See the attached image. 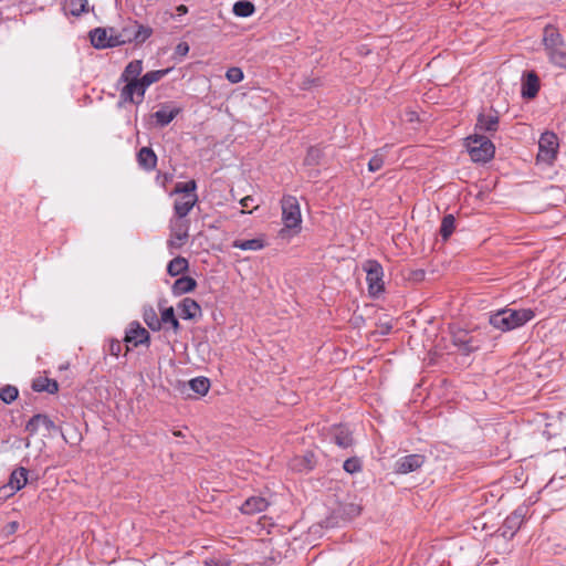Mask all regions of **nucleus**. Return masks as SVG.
I'll return each mask as SVG.
<instances>
[{
  "mask_svg": "<svg viewBox=\"0 0 566 566\" xmlns=\"http://www.w3.org/2000/svg\"><path fill=\"white\" fill-rule=\"evenodd\" d=\"M206 566H218V563L214 562L213 559L211 560H206Z\"/></svg>",
  "mask_w": 566,
  "mask_h": 566,
  "instance_id": "nucleus-48",
  "label": "nucleus"
},
{
  "mask_svg": "<svg viewBox=\"0 0 566 566\" xmlns=\"http://www.w3.org/2000/svg\"><path fill=\"white\" fill-rule=\"evenodd\" d=\"M334 441L340 448H348L353 443L352 434L348 428L338 426L333 431Z\"/></svg>",
  "mask_w": 566,
  "mask_h": 566,
  "instance_id": "nucleus-21",
  "label": "nucleus"
},
{
  "mask_svg": "<svg viewBox=\"0 0 566 566\" xmlns=\"http://www.w3.org/2000/svg\"><path fill=\"white\" fill-rule=\"evenodd\" d=\"M467 148L470 157L475 163H486L494 156V145L481 135H473L467 138Z\"/></svg>",
  "mask_w": 566,
  "mask_h": 566,
  "instance_id": "nucleus-5",
  "label": "nucleus"
},
{
  "mask_svg": "<svg viewBox=\"0 0 566 566\" xmlns=\"http://www.w3.org/2000/svg\"><path fill=\"white\" fill-rule=\"evenodd\" d=\"M86 6H87V0H66L65 1V9L72 15H76V17L85 11Z\"/></svg>",
  "mask_w": 566,
  "mask_h": 566,
  "instance_id": "nucleus-34",
  "label": "nucleus"
},
{
  "mask_svg": "<svg viewBox=\"0 0 566 566\" xmlns=\"http://www.w3.org/2000/svg\"><path fill=\"white\" fill-rule=\"evenodd\" d=\"M520 516L517 515H511L506 518L505 521V525L513 528V527H517L520 525Z\"/></svg>",
  "mask_w": 566,
  "mask_h": 566,
  "instance_id": "nucleus-42",
  "label": "nucleus"
},
{
  "mask_svg": "<svg viewBox=\"0 0 566 566\" xmlns=\"http://www.w3.org/2000/svg\"><path fill=\"white\" fill-rule=\"evenodd\" d=\"M55 429L54 422L45 415H35L27 423L25 430L30 434L42 432L48 436Z\"/></svg>",
  "mask_w": 566,
  "mask_h": 566,
  "instance_id": "nucleus-12",
  "label": "nucleus"
},
{
  "mask_svg": "<svg viewBox=\"0 0 566 566\" xmlns=\"http://www.w3.org/2000/svg\"><path fill=\"white\" fill-rule=\"evenodd\" d=\"M160 321H161V324L163 323L164 324H169L175 333L179 332L180 324H179L178 319L175 316L174 307L170 306V307L164 308L161 311V314H160Z\"/></svg>",
  "mask_w": 566,
  "mask_h": 566,
  "instance_id": "nucleus-29",
  "label": "nucleus"
},
{
  "mask_svg": "<svg viewBox=\"0 0 566 566\" xmlns=\"http://www.w3.org/2000/svg\"><path fill=\"white\" fill-rule=\"evenodd\" d=\"M170 71H171V69L150 71V72H147L145 75H143L140 77V81L144 84V86L147 88L151 84L157 83L158 81H160Z\"/></svg>",
  "mask_w": 566,
  "mask_h": 566,
  "instance_id": "nucleus-28",
  "label": "nucleus"
},
{
  "mask_svg": "<svg viewBox=\"0 0 566 566\" xmlns=\"http://www.w3.org/2000/svg\"><path fill=\"white\" fill-rule=\"evenodd\" d=\"M254 202V198L251 197V196H247L244 198H242L240 200V205L243 207V208H250Z\"/></svg>",
  "mask_w": 566,
  "mask_h": 566,
  "instance_id": "nucleus-44",
  "label": "nucleus"
},
{
  "mask_svg": "<svg viewBox=\"0 0 566 566\" xmlns=\"http://www.w3.org/2000/svg\"><path fill=\"white\" fill-rule=\"evenodd\" d=\"M144 321L153 331H159L161 328V321L153 308L145 311Z\"/></svg>",
  "mask_w": 566,
  "mask_h": 566,
  "instance_id": "nucleus-35",
  "label": "nucleus"
},
{
  "mask_svg": "<svg viewBox=\"0 0 566 566\" xmlns=\"http://www.w3.org/2000/svg\"><path fill=\"white\" fill-rule=\"evenodd\" d=\"M33 389L35 391H46L49 394H54L59 390V385L55 380L46 378V377H40L33 381Z\"/></svg>",
  "mask_w": 566,
  "mask_h": 566,
  "instance_id": "nucleus-27",
  "label": "nucleus"
},
{
  "mask_svg": "<svg viewBox=\"0 0 566 566\" xmlns=\"http://www.w3.org/2000/svg\"><path fill=\"white\" fill-rule=\"evenodd\" d=\"M149 339V333L140 326L138 323H132L126 333L125 340L132 343L134 346L147 343Z\"/></svg>",
  "mask_w": 566,
  "mask_h": 566,
  "instance_id": "nucleus-16",
  "label": "nucleus"
},
{
  "mask_svg": "<svg viewBox=\"0 0 566 566\" xmlns=\"http://www.w3.org/2000/svg\"><path fill=\"white\" fill-rule=\"evenodd\" d=\"M363 270L366 272V281L369 294L371 296L379 295L384 291L382 266L375 260H367L363 264Z\"/></svg>",
  "mask_w": 566,
  "mask_h": 566,
  "instance_id": "nucleus-6",
  "label": "nucleus"
},
{
  "mask_svg": "<svg viewBox=\"0 0 566 566\" xmlns=\"http://www.w3.org/2000/svg\"><path fill=\"white\" fill-rule=\"evenodd\" d=\"M232 12L239 18H249L255 12V6L249 0H239L234 2Z\"/></svg>",
  "mask_w": 566,
  "mask_h": 566,
  "instance_id": "nucleus-23",
  "label": "nucleus"
},
{
  "mask_svg": "<svg viewBox=\"0 0 566 566\" xmlns=\"http://www.w3.org/2000/svg\"><path fill=\"white\" fill-rule=\"evenodd\" d=\"M120 347H122V345H120L119 342H117V340L116 342H112L111 345H109L111 354L114 355V356H118L119 353H120Z\"/></svg>",
  "mask_w": 566,
  "mask_h": 566,
  "instance_id": "nucleus-43",
  "label": "nucleus"
},
{
  "mask_svg": "<svg viewBox=\"0 0 566 566\" xmlns=\"http://www.w3.org/2000/svg\"><path fill=\"white\" fill-rule=\"evenodd\" d=\"M189 221L176 218L170 221V238L167 242L170 249H180L188 239Z\"/></svg>",
  "mask_w": 566,
  "mask_h": 566,
  "instance_id": "nucleus-8",
  "label": "nucleus"
},
{
  "mask_svg": "<svg viewBox=\"0 0 566 566\" xmlns=\"http://www.w3.org/2000/svg\"><path fill=\"white\" fill-rule=\"evenodd\" d=\"M558 137L553 132H545L538 140L537 161L551 165L555 160L558 151Z\"/></svg>",
  "mask_w": 566,
  "mask_h": 566,
  "instance_id": "nucleus-7",
  "label": "nucleus"
},
{
  "mask_svg": "<svg viewBox=\"0 0 566 566\" xmlns=\"http://www.w3.org/2000/svg\"><path fill=\"white\" fill-rule=\"evenodd\" d=\"M269 503L264 497L252 496L245 500L240 510L243 514H256L263 512Z\"/></svg>",
  "mask_w": 566,
  "mask_h": 566,
  "instance_id": "nucleus-18",
  "label": "nucleus"
},
{
  "mask_svg": "<svg viewBox=\"0 0 566 566\" xmlns=\"http://www.w3.org/2000/svg\"><path fill=\"white\" fill-rule=\"evenodd\" d=\"M423 464V457L420 454H410L400 458L395 465L397 473L407 474L416 471Z\"/></svg>",
  "mask_w": 566,
  "mask_h": 566,
  "instance_id": "nucleus-13",
  "label": "nucleus"
},
{
  "mask_svg": "<svg viewBox=\"0 0 566 566\" xmlns=\"http://www.w3.org/2000/svg\"><path fill=\"white\" fill-rule=\"evenodd\" d=\"M28 482V471L24 468L15 469L11 475L9 483L0 489V496L8 497L21 490Z\"/></svg>",
  "mask_w": 566,
  "mask_h": 566,
  "instance_id": "nucleus-10",
  "label": "nucleus"
},
{
  "mask_svg": "<svg viewBox=\"0 0 566 566\" xmlns=\"http://www.w3.org/2000/svg\"><path fill=\"white\" fill-rule=\"evenodd\" d=\"M264 241L261 238L250 239V240H235L232 243L233 248L244 250V251H259L264 248Z\"/></svg>",
  "mask_w": 566,
  "mask_h": 566,
  "instance_id": "nucleus-25",
  "label": "nucleus"
},
{
  "mask_svg": "<svg viewBox=\"0 0 566 566\" xmlns=\"http://www.w3.org/2000/svg\"><path fill=\"white\" fill-rule=\"evenodd\" d=\"M153 34V29L137 21H129L120 30L115 29L113 43L123 45L126 43L135 42L137 44L144 43Z\"/></svg>",
  "mask_w": 566,
  "mask_h": 566,
  "instance_id": "nucleus-4",
  "label": "nucleus"
},
{
  "mask_svg": "<svg viewBox=\"0 0 566 566\" xmlns=\"http://www.w3.org/2000/svg\"><path fill=\"white\" fill-rule=\"evenodd\" d=\"M146 87L142 81L125 82L124 87L120 91V101L124 103L140 104L144 101Z\"/></svg>",
  "mask_w": 566,
  "mask_h": 566,
  "instance_id": "nucleus-9",
  "label": "nucleus"
},
{
  "mask_svg": "<svg viewBox=\"0 0 566 566\" xmlns=\"http://www.w3.org/2000/svg\"><path fill=\"white\" fill-rule=\"evenodd\" d=\"M181 112L180 107L165 103L160 105V108L155 112L154 117L157 124L161 127L167 126L174 120V118Z\"/></svg>",
  "mask_w": 566,
  "mask_h": 566,
  "instance_id": "nucleus-14",
  "label": "nucleus"
},
{
  "mask_svg": "<svg viewBox=\"0 0 566 566\" xmlns=\"http://www.w3.org/2000/svg\"><path fill=\"white\" fill-rule=\"evenodd\" d=\"M18 530V523L11 522L6 526L7 534H13Z\"/></svg>",
  "mask_w": 566,
  "mask_h": 566,
  "instance_id": "nucleus-45",
  "label": "nucleus"
},
{
  "mask_svg": "<svg viewBox=\"0 0 566 566\" xmlns=\"http://www.w3.org/2000/svg\"><path fill=\"white\" fill-rule=\"evenodd\" d=\"M343 468L348 473H356V472L360 471L361 464L357 458H350L344 462Z\"/></svg>",
  "mask_w": 566,
  "mask_h": 566,
  "instance_id": "nucleus-39",
  "label": "nucleus"
},
{
  "mask_svg": "<svg viewBox=\"0 0 566 566\" xmlns=\"http://www.w3.org/2000/svg\"><path fill=\"white\" fill-rule=\"evenodd\" d=\"M178 310L185 319H193L201 315L200 305L190 297H185L179 304Z\"/></svg>",
  "mask_w": 566,
  "mask_h": 566,
  "instance_id": "nucleus-17",
  "label": "nucleus"
},
{
  "mask_svg": "<svg viewBox=\"0 0 566 566\" xmlns=\"http://www.w3.org/2000/svg\"><path fill=\"white\" fill-rule=\"evenodd\" d=\"M385 163V155L381 150L376 151V154L370 158L368 163V170L370 172H376L380 170Z\"/></svg>",
  "mask_w": 566,
  "mask_h": 566,
  "instance_id": "nucleus-36",
  "label": "nucleus"
},
{
  "mask_svg": "<svg viewBox=\"0 0 566 566\" xmlns=\"http://www.w3.org/2000/svg\"><path fill=\"white\" fill-rule=\"evenodd\" d=\"M189 387L195 392L203 396V395H206L208 392L209 387H210V382L205 377H198V378L191 379L189 381Z\"/></svg>",
  "mask_w": 566,
  "mask_h": 566,
  "instance_id": "nucleus-33",
  "label": "nucleus"
},
{
  "mask_svg": "<svg viewBox=\"0 0 566 566\" xmlns=\"http://www.w3.org/2000/svg\"><path fill=\"white\" fill-rule=\"evenodd\" d=\"M226 78L232 84L240 83L244 78L243 71L240 67L232 66L226 72Z\"/></svg>",
  "mask_w": 566,
  "mask_h": 566,
  "instance_id": "nucleus-38",
  "label": "nucleus"
},
{
  "mask_svg": "<svg viewBox=\"0 0 566 566\" xmlns=\"http://www.w3.org/2000/svg\"><path fill=\"white\" fill-rule=\"evenodd\" d=\"M549 60L555 65L566 69V46L565 44L547 53Z\"/></svg>",
  "mask_w": 566,
  "mask_h": 566,
  "instance_id": "nucleus-30",
  "label": "nucleus"
},
{
  "mask_svg": "<svg viewBox=\"0 0 566 566\" xmlns=\"http://www.w3.org/2000/svg\"><path fill=\"white\" fill-rule=\"evenodd\" d=\"M196 281L190 276H182L175 281L172 285V293L181 295L191 292L196 287Z\"/></svg>",
  "mask_w": 566,
  "mask_h": 566,
  "instance_id": "nucleus-22",
  "label": "nucleus"
},
{
  "mask_svg": "<svg viewBox=\"0 0 566 566\" xmlns=\"http://www.w3.org/2000/svg\"><path fill=\"white\" fill-rule=\"evenodd\" d=\"M543 44L546 53L557 49L564 44L563 38L558 30L552 25H547L543 32Z\"/></svg>",
  "mask_w": 566,
  "mask_h": 566,
  "instance_id": "nucleus-15",
  "label": "nucleus"
},
{
  "mask_svg": "<svg viewBox=\"0 0 566 566\" xmlns=\"http://www.w3.org/2000/svg\"><path fill=\"white\" fill-rule=\"evenodd\" d=\"M282 222L284 228L280 231L281 237H293L301 232L302 214L298 200L294 196H284L281 200Z\"/></svg>",
  "mask_w": 566,
  "mask_h": 566,
  "instance_id": "nucleus-2",
  "label": "nucleus"
},
{
  "mask_svg": "<svg viewBox=\"0 0 566 566\" xmlns=\"http://www.w3.org/2000/svg\"><path fill=\"white\" fill-rule=\"evenodd\" d=\"M319 157H321L319 149L311 148V149H308L307 156L305 158V163L307 165H315L318 163Z\"/></svg>",
  "mask_w": 566,
  "mask_h": 566,
  "instance_id": "nucleus-40",
  "label": "nucleus"
},
{
  "mask_svg": "<svg viewBox=\"0 0 566 566\" xmlns=\"http://www.w3.org/2000/svg\"><path fill=\"white\" fill-rule=\"evenodd\" d=\"M138 163L145 169L151 170L156 166L157 157L153 149L143 147L138 153Z\"/></svg>",
  "mask_w": 566,
  "mask_h": 566,
  "instance_id": "nucleus-24",
  "label": "nucleus"
},
{
  "mask_svg": "<svg viewBox=\"0 0 566 566\" xmlns=\"http://www.w3.org/2000/svg\"><path fill=\"white\" fill-rule=\"evenodd\" d=\"M114 36H116L115 28H96L90 32L91 42L96 49L117 46L113 43Z\"/></svg>",
  "mask_w": 566,
  "mask_h": 566,
  "instance_id": "nucleus-11",
  "label": "nucleus"
},
{
  "mask_svg": "<svg viewBox=\"0 0 566 566\" xmlns=\"http://www.w3.org/2000/svg\"><path fill=\"white\" fill-rule=\"evenodd\" d=\"M143 72V61L142 60H134L130 61L126 67L124 69L120 81L122 82H130V81H139V75Z\"/></svg>",
  "mask_w": 566,
  "mask_h": 566,
  "instance_id": "nucleus-19",
  "label": "nucleus"
},
{
  "mask_svg": "<svg viewBox=\"0 0 566 566\" xmlns=\"http://www.w3.org/2000/svg\"><path fill=\"white\" fill-rule=\"evenodd\" d=\"M178 14H186L188 12V8L185 4H180L177 7Z\"/></svg>",
  "mask_w": 566,
  "mask_h": 566,
  "instance_id": "nucleus-47",
  "label": "nucleus"
},
{
  "mask_svg": "<svg viewBox=\"0 0 566 566\" xmlns=\"http://www.w3.org/2000/svg\"><path fill=\"white\" fill-rule=\"evenodd\" d=\"M187 268L188 261L185 258L177 256L169 262L167 271L170 275L176 276L185 272Z\"/></svg>",
  "mask_w": 566,
  "mask_h": 566,
  "instance_id": "nucleus-31",
  "label": "nucleus"
},
{
  "mask_svg": "<svg viewBox=\"0 0 566 566\" xmlns=\"http://www.w3.org/2000/svg\"><path fill=\"white\" fill-rule=\"evenodd\" d=\"M534 317L531 308H504L490 316V324L503 332L517 328Z\"/></svg>",
  "mask_w": 566,
  "mask_h": 566,
  "instance_id": "nucleus-1",
  "label": "nucleus"
},
{
  "mask_svg": "<svg viewBox=\"0 0 566 566\" xmlns=\"http://www.w3.org/2000/svg\"><path fill=\"white\" fill-rule=\"evenodd\" d=\"M18 389L13 386H6L0 390V398L4 403H11L18 397Z\"/></svg>",
  "mask_w": 566,
  "mask_h": 566,
  "instance_id": "nucleus-37",
  "label": "nucleus"
},
{
  "mask_svg": "<svg viewBox=\"0 0 566 566\" xmlns=\"http://www.w3.org/2000/svg\"><path fill=\"white\" fill-rule=\"evenodd\" d=\"M174 436H176V437H181V436H182V433H181L180 431H175V432H174Z\"/></svg>",
  "mask_w": 566,
  "mask_h": 566,
  "instance_id": "nucleus-49",
  "label": "nucleus"
},
{
  "mask_svg": "<svg viewBox=\"0 0 566 566\" xmlns=\"http://www.w3.org/2000/svg\"><path fill=\"white\" fill-rule=\"evenodd\" d=\"M189 52V45L186 42H180L175 49V53L180 56H186Z\"/></svg>",
  "mask_w": 566,
  "mask_h": 566,
  "instance_id": "nucleus-41",
  "label": "nucleus"
},
{
  "mask_svg": "<svg viewBox=\"0 0 566 566\" xmlns=\"http://www.w3.org/2000/svg\"><path fill=\"white\" fill-rule=\"evenodd\" d=\"M197 185L195 180L178 182L174 193L177 195L174 209L177 218L184 219L198 201L196 193Z\"/></svg>",
  "mask_w": 566,
  "mask_h": 566,
  "instance_id": "nucleus-3",
  "label": "nucleus"
},
{
  "mask_svg": "<svg viewBox=\"0 0 566 566\" xmlns=\"http://www.w3.org/2000/svg\"><path fill=\"white\" fill-rule=\"evenodd\" d=\"M499 118L495 115L481 114L478 118L476 129L481 132H495L497 129Z\"/></svg>",
  "mask_w": 566,
  "mask_h": 566,
  "instance_id": "nucleus-26",
  "label": "nucleus"
},
{
  "mask_svg": "<svg viewBox=\"0 0 566 566\" xmlns=\"http://www.w3.org/2000/svg\"><path fill=\"white\" fill-rule=\"evenodd\" d=\"M305 460H306V462H307V463H306L304 467H300V465H297V464H294L293 467H294L295 469H297V470H304V469H305V470H307V469H311V468H312V465H311V463H310V459L305 458Z\"/></svg>",
  "mask_w": 566,
  "mask_h": 566,
  "instance_id": "nucleus-46",
  "label": "nucleus"
},
{
  "mask_svg": "<svg viewBox=\"0 0 566 566\" xmlns=\"http://www.w3.org/2000/svg\"><path fill=\"white\" fill-rule=\"evenodd\" d=\"M455 228V219L452 214H448L442 219L440 227V234L443 240H448L449 237L453 233Z\"/></svg>",
  "mask_w": 566,
  "mask_h": 566,
  "instance_id": "nucleus-32",
  "label": "nucleus"
},
{
  "mask_svg": "<svg viewBox=\"0 0 566 566\" xmlns=\"http://www.w3.org/2000/svg\"><path fill=\"white\" fill-rule=\"evenodd\" d=\"M538 88V77L533 72L528 73L523 83L522 95L526 98H533L536 96Z\"/></svg>",
  "mask_w": 566,
  "mask_h": 566,
  "instance_id": "nucleus-20",
  "label": "nucleus"
}]
</instances>
